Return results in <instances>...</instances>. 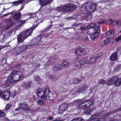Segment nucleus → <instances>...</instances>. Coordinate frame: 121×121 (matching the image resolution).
I'll return each instance as SVG.
<instances>
[{
	"label": "nucleus",
	"instance_id": "obj_16",
	"mask_svg": "<svg viewBox=\"0 0 121 121\" xmlns=\"http://www.w3.org/2000/svg\"><path fill=\"white\" fill-rule=\"evenodd\" d=\"M116 77H112L111 79L110 80H108L106 84L108 85H111L112 84H114L115 80H116L117 79Z\"/></svg>",
	"mask_w": 121,
	"mask_h": 121
},
{
	"label": "nucleus",
	"instance_id": "obj_58",
	"mask_svg": "<svg viewBox=\"0 0 121 121\" xmlns=\"http://www.w3.org/2000/svg\"><path fill=\"white\" fill-rule=\"evenodd\" d=\"M84 41L85 42H87L89 40L88 39V36H86L85 37V39L84 40Z\"/></svg>",
	"mask_w": 121,
	"mask_h": 121
},
{
	"label": "nucleus",
	"instance_id": "obj_25",
	"mask_svg": "<svg viewBox=\"0 0 121 121\" xmlns=\"http://www.w3.org/2000/svg\"><path fill=\"white\" fill-rule=\"evenodd\" d=\"M113 24L114 27H120L121 25V22L118 21H114Z\"/></svg>",
	"mask_w": 121,
	"mask_h": 121
},
{
	"label": "nucleus",
	"instance_id": "obj_4",
	"mask_svg": "<svg viewBox=\"0 0 121 121\" xmlns=\"http://www.w3.org/2000/svg\"><path fill=\"white\" fill-rule=\"evenodd\" d=\"M97 4L93 2L88 3L86 5L85 8L89 13L93 12L96 8Z\"/></svg>",
	"mask_w": 121,
	"mask_h": 121
},
{
	"label": "nucleus",
	"instance_id": "obj_54",
	"mask_svg": "<svg viewBox=\"0 0 121 121\" xmlns=\"http://www.w3.org/2000/svg\"><path fill=\"white\" fill-rule=\"evenodd\" d=\"M120 40H121V35L116 39V40L117 42Z\"/></svg>",
	"mask_w": 121,
	"mask_h": 121
},
{
	"label": "nucleus",
	"instance_id": "obj_51",
	"mask_svg": "<svg viewBox=\"0 0 121 121\" xmlns=\"http://www.w3.org/2000/svg\"><path fill=\"white\" fill-rule=\"evenodd\" d=\"M99 83L100 84H104L105 83V81L103 79H101L99 82Z\"/></svg>",
	"mask_w": 121,
	"mask_h": 121
},
{
	"label": "nucleus",
	"instance_id": "obj_55",
	"mask_svg": "<svg viewBox=\"0 0 121 121\" xmlns=\"http://www.w3.org/2000/svg\"><path fill=\"white\" fill-rule=\"evenodd\" d=\"M35 79L36 81H38L39 80L40 78L39 76H36L35 77Z\"/></svg>",
	"mask_w": 121,
	"mask_h": 121
},
{
	"label": "nucleus",
	"instance_id": "obj_13",
	"mask_svg": "<svg viewBox=\"0 0 121 121\" xmlns=\"http://www.w3.org/2000/svg\"><path fill=\"white\" fill-rule=\"evenodd\" d=\"M114 32L112 30H110L106 32V36L111 39L114 37Z\"/></svg>",
	"mask_w": 121,
	"mask_h": 121
},
{
	"label": "nucleus",
	"instance_id": "obj_47",
	"mask_svg": "<svg viewBox=\"0 0 121 121\" xmlns=\"http://www.w3.org/2000/svg\"><path fill=\"white\" fill-rule=\"evenodd\" d=\"M95 30L96 31H100V26L98 25L95 28Z\"/></svg>",
	"mask_w": 121,
	"mask_h": 121
},
{
	"label": "nucleus",
	"instance_id": "obj_23",
	"mask_svg": "<svg viewBox=\"0 0 121 121\" xmlns=\"http://www.w3.org/2000/svg\"><path fill=\"white\" fill-rule=\"evenodd\" d=\"M11 75H13V76L16 75L18 74H22V72L20 71H18L17 70L13 71L11 73Z\"/></svg>",
	"mask_w": 121,
	"mask_h": 121
},
{
	"label": "nucleus",
	"instance_id": "obj_9",
	"mask_svg": "<svg viewBox=\"0 0 121 121\" xmlns=\"http://www.w3.org/2000/svg\"><path fill=\"white\" fill-rule=\"evenodd\" d=\"M69 107L68 104H63L59 106V111L62 112V113L63 112L66 111Z\"/></svg>",
	"mask_w": 121,
	"mask_h": 121
},
{
	"label": "nucleus",
	"instance_id": "obj_38",
	"mask_svg": "<svg viewBox=\"0 0 121 121\" xmlns=\"http://www.w3.org/2000/svg\"><path fill=\"white\" fill-rule=\"evenodd\" d=\"M91 110L90 108H89L86 110L85 111V113L88 115H90L91 114Z\"/></svg>",
	"mask_w": 121,
	"mask_h": 121
},
{
	"label": "nucleus",
	"instance_id": "obj_33",
	"mask_svg": "<svg viewBox=\"0 0 121 121\" xmlns=\"http://www.w3.org/2000/svg\"><path fill=\"white\" fill-rule=\"evenodd\" d=\"M26 20H20L18 22L19 26H22Z\"/></svg>",
	"mask_w": 121,
	"mask_h": 121
},
{
	"label": "nucleus",
	"instance_id": "obj_30",
	"mask_svg": "<svg viewBox=\"0 0 121 121\" xmlns=\"http://www.w3.org/2000/svg\"><path fill=\"white\" fill-rule=\"evenodd\" d=\"M11 83L7 79L6 80L4 84L5 87H8L9 86Z\"/></svg>",
	"mask_w": 121,
	"mask_h": 121
},
{
	"label": "nucleus",
	"instance_id": "obj_3",
	"mask_svg": "<svg viewBox=\"0 0 121 121\" xmlns=\"http://www.w3.org/2000/svg\"><path fill=\"white\" fill-rule=\"evenodd\" d=\"M93 104L94 102L91 100H87L84 101L82 99L79 103L78 108L80 109H84L90 107Z\"/></svg>",
	"mask_w": 121,
	"mask_h": 121
},
{
	"label": "nucleus",
	"instance_id": "obj_12",
	"mask_svg": "<svg viewBox=\"0 0 121 121\" xmlns=\"http://www.w3.org/2000/svg\"><path fill=\"white\" fill-rule=\"evenodd\" d=\"M51 26H49L48 27L46 28V29L44 31H43V35H44V37H43L42 35L41 34L40 35H42V37H45L46 38V37H47V36H48V35L51 34V33H50L49 32L47 33L49 31V30L50 29Z\"/></svg>",
	"mask_w": 121,
	"mask_h": 121
},
{
	"label": "nucleus",
	"instance_id": "obj_17",
	"mask_svg": "<svg viewBox=\"0 0 121 121\" xmlns=\"http://www.w3.org/2000/svg\"><path fill=\"white\" fill-rule=\"evenodd\" d=\"M14 24V22L12 21V18L11 20L9 21L6 25L4 27L5 29L7 30L10 27L12 26Z\"/></svg>",
	"mask_w": 121,
	"mask_h": 121
},
{
	"label": "nucleus",
	"instance_id": "obj_29",
	"mask_svg": "<svg viewBox=\"0 0 121 121\" xmlns=\"http://www.w3.org/2000/svg\"><path fill=\"white\" fill-rule=\"evenodd\" d=\"M7 79L11 83L12 82L15 81L14 78L11 75L9 76Z\"/></svg>",
	"mask_w": 121,
	"mask_h": 121
},
{
	"label": "nucleus",
	"instance_id": "obj_21",
	"mask_svg": "<svg viewBox=\"0 0 121 121\" xmlns=\"http://www.w3.org/2000/svg\"><path fill=\"white\" fill-rule=\"evenodd\" d=\"M84 51L83 49H78L76 51V53L77 55H81L84 54Z\"/></svg>",
	"mask_w": 121,
	"mask_h": 121
},
{
	"label": "nucleus",
	"instance_id": "obj_49",
	"mask_svg": "<svg viewBox=\"0 0 121 121\" xmlns=\"http://www.w3.org/2000/svg\"><path fill=\"white\" fill-rule=\"evenodd\" d=\"M105 21V20H99L98 21V23L100 24H102Z\"/></svg>",
	"mask_w": 121,
	"mask_h": 121
},
{
	"label": "nucleus",
	"instance_id": "obj_53",
	"mask_svg": "<svg viewBox=\"0 0 121 121\" xmlns=\"http://www.w3.org/2000/svg\"><path fill=\"white\" fill-rule=\"evenodd\" d=\"M118 81L119 82L118 83L117 82L116 83L117 86H118L121 84V78L119 79Z\"/></svg>",
	"mask_w": 121,
	"mask_h": 121
},
{
	"label": "nucleus",
	"instance_id": "obj_45",
	"mask_svg": "<svg viewBox=\"0 0 121 121\" xmlns=\"http://www.w3.org/2000/svg\"><path fill=\"white\" fill-rule=\"evenodd\" d=\"M56 76L54 75H53L50 76V78L52 81H53L56 79Z\"/></svg>",
	"mask_w": 121,
	"mask_h": 121
},
{
	"label": "nucleus",
	"instance_id": "obj_56",
	"mask_svg": "<svg viewBox=\"0 0 121 121\" xmlns=\"http://www.w3.org/2000/svg\"><path fill=\"white\" fill-rule=\"evenodd\" d=\"M103 55V53L102 52H99L98 54V56L97 57L101 56Z\"/></svg>",
	"mask_w": 121,
	"mask_h": 121
},
{
	"label": "nucleus",
	"instance_id": "obj_10",
	"mask_svg": "<svg viewBox=\"0 0 121 121\" xmlns=\"http://www.w3.org/2000/svg\"><path fill=\"white\" fill-rule=\"evenodd\" d=\"M2 95L1 97L3 99H5L7 100L9 99L10 94L8 91H2Z\"/></svg>",
	"mask_w": 121,
	"mask_h": 121
},
{
	"label": "nucleus",
	"instance_id": "obj_27",
	"mask_svg": "<svg viewBox=\"0 0 121 121\" xmlns=\"http://www.w3.org/2000/svg\"><path fill=\"white\" fill-rule=\"evenodd\" d=\"M24 1V0H20L17 1H15L14 2L11 3L14 5H17L18 4H21Z\"/></svg>",
	"mask_w": 121,
	"mask_h": 121
},
{
	"label": "nucleus",
	"instance_id": "obj_40",
	"mask_svg": "<svg viewBox=\"0 0 121 121\" xmlns=\"http://www.w3.org/2000/svg\"><path fill=\"white\" fill-rule=\"evenodd\" d=\"M113 22V20L111 19H109L106 22V23L109 25L111 24Z\"/></svg>",
	"mask_w": 121,
	"mask_h": 121
},
{
	"label": "nucleus",
	"instance_id": "obj_34",
	"mask_svg": "<svg viewBox=\"0 0 121 121\" xmlns=\"http://www.w3.org/2000/svg\"><path fill=\"white\" fill-rule=\"evenodd\" d=\"M96 26V24L95 23H91L87 26L88 28L89 29H91L94 27Z\"/></svg>",
	"mask_w": 121,
	"mask_h": 121
},
{
	"label": "nucleus",
	"instance_id": "obj_48",
	"mask_svg": "<svg viewBox=\"0 0 121 121\" xmlns=\"http://www.w3.org/2000/svg\"><path fill=\"white\" fill-rule=\"evenodd\" d=\"M88 29V26H87V27H82L80 28V29L82 30H87Z\"/></svg>",
	"mask_w": 121,
	"mask_h": 121
},
{
	"label": "nucleus",
	"instance_id": "obj_20",
	"mask_svg": "<svg viewBox=\"0 0 121 121\" xmlns=\"http://www.w3.org/2000/svg\"><path fill=\"white\" fill-rule=\"evenodd\" d=\"M62 68L61 65L58 64L55 65L53 68V69L54 71H57L60 69Z\"/></svg>",
	"mask_w": 121,
	"mask_h": 121
},
{
	"label": "nucleus",
	"instance_id": "obj_39",
	"mask_svg": "<svg viewBox=\"0 0 121 121\" xmlns=\"http://www.w3.org/2000/svg\"><path fill=\"white\" fill-rule=\"evenodd\" d=\"M50 90L48 88H46L44 90V94L46 95H48L49 92Z\"/></svg>",
	"mask_w": 121,
	"mask_h": 121
},
{
	"label": "nucleus",
	"instance_id": "obj_6",
	"mask_svg": "<svg viewBox=\"0 0 121 121\" xmlns=\"http://www.w3.org/2000/svg\"><path fill=\"white\" fill-rule=\"evenodd\" d=\"M29 46L27 45H23L19 47H16L15 48L16 53L17 54L21 53L27 48H29Z\"/></svg>",
	"mask_w": 121,
	"mask_h": 121
},
{
	"label": "nucleus",
	"instance_id": "obj_43",
	"mask_svg": "<svg viewBox=\"0 0 121 121\" xmlns=\"http://www.w3.org/2000/svg\"><path fill=\"white\" fill-rule=\"evenodd\" d=\"M121 69V65H118L117 67L114 69V70L115 71H118L120 69Z\"/></svg>",
	"mask_w": 121,
	"mask_h": 121
},
{
	"label": "nucleus",
	"instance_id": "obj_2",
	"mask_svg": "<svg viewBox=\"0 0 121 121\" xmlns=\"http://www.w3.org/2000/svg\"><path fill=\"white\" fill-rule=\"evenodd\" d=\"M47 40L46 38L45 37H42L41 35L37 36L31 40L30 42V45L32 46H35L38 44L39 43H44Z\"/></svg>",
	"mask_w": 121,
	"mask_h": 121
},
{
	"label": "nucleus",
	"instance_id": "obj_18",
	"mask_svg": "<svg viewBox=\"0 0 121 121\" xmlns=\"http://www.w3.org/2000/svg\"><path fill=\"white\" fill-rule=\"evenodd\" d=\"M36 93L38 96L39 97L44 95V90L42 88H39L38 89Z\"/></svg>",
	"mask_w": 121,
	"mask_h": 121
},
{
	"label": "nucleus",
	"instance_id": "obj_5",
	"mask_svg": "<svg viewBox=\"0 0 121 121\" xmlns=\"http://www.w3.org/2000/svg\"><path fill=\"white\" fill-rule=\"evenodd\" d=\"M18 105L19 107L15 109L16 111L20 110H25L26 111H29L30 110L29 106L26 104L20 102L18 103Z\"/></svg>",
	"mask_w": 121,
	"mask_h": 121
},
{
	"label": "nucleus",
	"instance_id": "obj_44",
	"mask_svg": "<svg viewBox=\"0 0 121 121\" xmlns=\"http://www.w3.org/2000/svg\"><path fill=\"white\" fill-rule=\"evenodd\" d=\"M40 96L41 97V99L43 100H46L47 99V97L45 94L43 95H42Z\"/></svg>",
	"mask_w": 121,
	"mask_h": 121
},
{
	"label": "nucleus",
	"instance_id": "obj_15",
	"mask_svg": "<svg viewBox=\"0 0 121 121\" xmlns=\"http://www.w3.org/2000/svg\"><path fill=\"white\" fill-rule=\"evenodd\" d=\"M21 14L20 12L16 13L13 15V18L14 19V22L15 21H17L21 17Z\"/></svg>",
	"mask_w": 121,
	"mask_h": 121
},
{
	"label": "nucleus",
	"instance_id": "obj_61",
	"mask_svg": "<svg viewBox=\"0 0 121 121\" xmlns=\"http://www.w3.org/2000/svg\"><path fill=\"white\" fill-rule=\"evenodd\" d=\"M2 91L0 90V97H2Z\"/></svg>",
	"mask_w": 121,
	"mask_h": 121
},
{
	"label": "nucleus",
	"instance_id": "obj_28",
	"mask_svg": "<svg viewBox=\"0 0 121 121\" xmlns=\"http://www.w3.org/2000/svg\"><path fill=\"white\" fill-rule=\"evenodd\" d=\"M98 34L96 33H94V34H91L90 36V37L92 40H94L98 36Z\"/></svg>",
	"mask_w": 121,
	"mask_h": 121
},
{
	"label": "nucleus",
	"instance_id": "obj_42",
	"mask_svg": "<svg viewBox=\"0 0 121 121\" xmlns=\"http://www.w3.org/2000/svg\"><path fill=\"white\" fill-rule=\"evenodd\" d=\"M82 119L81 117H80L78 118H77L73 119L72 121H81Z\"/></svg>",
	"mask_w": 121,
	"mask_h": 121
},
{
	"label": "nucleus",
	"instance_id": "obj_60",
	"mask_svg": "<svg viewBox=\"0 0 121 121\" xmlns=\"http://www.w3.org/2000/svg\"><path fill=\"white\" fill-rule=\"evenodd\" d=\"M48 119L50 120H52L53 119V117L52 116H50L48 117Z\"/></svg>",
	"mask_w": 121,
	"mask_h": 121
},
{
	"label": "nucleus",
	"instance_id": "obj_50",
	"mask_svg": "<svg viewBox=\"0 0 121 121\" xmlns=\"http://www.w3.org/2000/svg\"><path fill=\"white\" fill-rule=\"evenodd\" d=\"M113 77H117V79H116V80H115V81H114V84H115L116 85H116V83L117 82H118H118H119L118 81V80H119V79L118 78V77L117 76H113Z\"/></svg>",
	"mask_w": 121,
	"mask_h": 121
},
{
	"label": "nucleus",
	"instance_id": "obj_36",
	"mask_svg": "<svg viewBox=\"0 0 121 121\" xmlns=\"http://www.w3.org/2000/svg\"><path fill=\"white\" fill-rule=\"evenodd\" d=\"M73 83L74 84H76L81 81L80 79H78V78H75L73 80Z\"/></svg>",
	"mask_w": 121,
	"mask_h": 121
},
{
	"label": "nucleus",
	"instance_id": "obj_8",
	"mask_svg": "<svg viewBox=\"0 0 121 121\" xmlns=\"http://www.w3.org/2000/svg\"><path fill=\"white\" fill-rule=\"evenodd\" d=\"M25 37L23 32L21 33L17 37L18 43H19L23 42L26 38Z\"/></svg>",
	"mask_w": 121,
	"mask_h": 121
},
{
	"label": "nucleus",
	"instance_id": "obj_19",
	"mask_svg": "<svg viewBox=\"0 0 121 121\" xmlns=\"http://www.w3.org/2000/svg\"><path fill=\"white\" fill-rule=\"evenodd\" d=\"M117 53L116 52L112 54L110 57V60H111L115 61L117 59Z\"/></svg>",
	"mask_w": 121,
	"mask_h": 121
},
{
	"label": "nucleus",
	"instance_id": "obj_52",
	"mask_svg": "<svg viewBox=\"0 0 121 121\" xmlns=\"http://www.w3.org/2000/svg\"><path fill=\"white\" fill-rule=\"evenodd\" d=\"M5 115L4 112L0 110V117L3 116Z\"/></svg>",
	"mask_w": 121,
	"mask_h": 121
},
{
	"label": "nucleus",
	"instance_id": "obj_24",
	"mask_svg": "<svg viewBox=\"0 0 121 121\" xmlns=\"http://www.w3.org/2000/svg\"><path fill=\"white\" fill-rule=\"evenodd\" d=\"M96 61V59L95 57H92L89 60V63L90 64H93L95 63Z\"/></svg>",
	"mask_w": 121,
	"mask_h": 121
},
{
	"label": "nucleus",
	"instance_id": "obj_1",
	"mask_svg": "<svg viewBox=\"0 0 121 121\" xmlns=\"http://www.w3.org/2000/svg\"><path fill=\"white\" fill-rule=\"evenodd\" d=\"M76 6L72 3L68 4L63 6L57 7L56 9L58 12H61L63 11H72L76 8Z\"/></svg>",
	"mask_w": 121,
	"mask_h": 121
},
{
	"label": "nucleus",
	"instance_id": "obj_41",
	"mask_svg": "<svg viewBox=\"0 0 121 121\" xmlns=\"http://www.w3.org/2000/svg\"><path fill=\"white\" fill-rule=\"evenodd\" d=\"M24 16V17H26V19L27 20L29 18H30L31 17V15L30 14H27L23 15Z\"/></svg>",
	"mask_w": 121,
	"mask_h": 121
},
{
	"label": "nucleus",
	"instance_id": "obj_37",
	"mask_svg": "<svg viewBox=\"0 0 121 121\" xmlns=\"http://www.w3.org/2000/svg\"><path fill=\"white\" fill-rule=\"evenodd\" d=\"M69 64V63L67 61L64 62L62 64V66L64 67H66L68 66Z\"/></svg>",
	"mask_w": 121,
	"mask_h": 121
},
{
	"label": "nucleus",
	"instance_id": "obj_11",
	"mask_svg": "<svg viewBox=\"0 0 121 121\" xmlns=\"http://www.w3.org/2000/svg\"><path fill=\"white\" fill-rule=\"evenodd\" d=\"M33 28H31L30 29H27L24 32H23L26 36V38L29 36L33 32Z\"/></svg>",
	"mask_w": 121,
	"mask_h": 121
},
{
	"label": "nucleus",
	"instance_id": "obj_46",
	"mask_svg": "<svg viewBox=\"0 0 121 121\" xmlns=\"http://www.w3.org/2000/svg\"><path fill=\"white\" fill-rule=\"evenodd\" d=\"M38 104L39 105L42 104H43V100H39L37 102Z\"/></svg>",
	"mask_w": 121,
	"mask_h": 121
},
{
	"label": "nucleus",
	"instance_id": "obj_22",
	"mask_svg": "<svg viewBox=\"0 0 121 121\" xmlns=\"http://www.w3.org/2000/svg\"><path fill=\"white\" fill-rule=\"evenodd\" d=\"M110 39L108 38L106 39L103 40L101 42V44L102 46H104L106 44H108L109 43Z\"/></svg>",
	"mask_w": 121,
	"mask_h": 121
},
{
	"label": "nucleus",
	"instance_id": "obj_26",
	"mask_svg": "<svg viewBox=\"0 0 121 121\" xmlns=\"http://www.w3.org/2000/svg\"><path fill=\"white\" fill-rule=\"evenodd\" d=\"M20 74H18L14 76L13 77L14 79V80L15 81H18L21 80V79L20 78L21 77V75Z\"/></svg>",
	"mask_w": 121,
	"mask_h": 121
},
{
	"label": "nucleus",
	"instance_id": "obj_7",
	"mask_svg": "<svg viewBox=\"0 0 121 121\" xmlns=\"http://www.w3.org/2000/svg\"><path fill=\"white\" fill-rule=\"evenodd\" d=\"M98 116L97 113L94 114L92 116V117H94V118H92L90 121H105V119L104 118H97L96 117Z\"/></svg>",
	"mask_w": 121,
	"mask_h": 121
},
{
	"label": "nucleus",
	"instance_id": "obj_59",
	"mask_svg": "<svg viewBox=\"0 0 121 121\" xmlns=\"http://www.w3.org/2000/svg\"><path fill=\"white\" fill-rule=\"evenodd\" d=\"M8 34H5L4 35V36L5 37H8L10 36V35L9 34V33Z\"/></svg>",
	"mask_w": 121,
	"mask_h": 121
},
{
	"label": "nucleus",
	"instance_id": "obj_35",
	"mask_svg": "<svg viewBox=\"0 0 121 121\" xmlns=\"http://www.w3.org/2000/svg\"><path fill=\"white\" fill-rule=\"evenodd\" d=\"M11 106V105L10 104H7L4 110V112L5 111L7 112L8 110L9 109V108Z\"/></svg>",
	"mask_w": 121,
	"mask_h": 121
},
{
	"label": "nucleus",
	"instance_id": "obj_57",
	"mask_svg": "<svg viewBox=\"0 0 121 121\" xmlns=\"http://www.w3.org/2000/svg\"><path fill=\"white\" fill-rule=\"evenodd\" d=\"M115 111H112V112H109L107 114H106V115L107 116H108L110 114H112V113H113Z\"/></svg>",
	"mask_w": 121,
	"mask_h": 121
},
{
	"label": "nucleus",
	"instance_id": "obj_64",
	"mask_svg": "<svg viewBox=\"0 0 121 121\" xmlns=\"http://www.w3.org/2000/svg\"><path fill=\"white\" fill-rule=\"evenodd\" d=\"M56 121H59V120H56Z\"/></svg>",
	"mask_w": 121,
	"mask_h": 121
},
{
	"label": "nucleus",
	"instance_id": "obj_63",
	"mask_svg": "<svg viewBox=\"0 0 121 121\" xmlns=\"http://www.w3.org/2000/svg\"><path fill=\"white\" fill-rule=\"evenodd\" d=\"M41 65L40 64H38L36 66V67H39Z\"/></svg>",
	"mask_w": 121,
	"mask_h": 121
},
{
	"label": "nucleus",
	"instance_id": "obj_62",
	"mask_svg": "<svg viewBox=\"0 0 121 121\" xmlns=\"http://www.w3.org/2000/svg\"><path fill=\"white\" fill-rule=\"evenodd\" d=\"M79 40H82L83 39V38H81V37H79Z\"/></svg>",
	"mask_w": 121,
	"mask_h": 121
},
{
	"label": "nucleus",
	"instance_id": "obj_14",
	"mask_svg": "<svg viewBox=\"0 0 121 121\" xmlns=\"http://www.w3.org/2000/svg\"><path fill=\"white\" fill-rule=\"evenodd\" d=\"M88 60L86 57H84L82 58L79 61L77 62L78 64H79L80 66H83L86 63Z\"/></svg>",
	"mask_w": 121,
	"mask_h": 121
},
{
	"label": "nucleus",
	"instance_id": "obj_31",
	"mask_svg": "<svg viewBox=\"0 0 121 121\" xmlns=\"http://www.w3.org/2000/svg\"><path fill=\"white\" fill-rule=\"evenodd\" d=\"M32 84V83L31 82H28L26 83L24 85V87L26 88V89H28V88L30 87Z\"/></svg>",
	"mask_w": 121,
	"mask_h": 121
},
{
	"label": "nucleus",
	"instance_id": "obj_32",
	"mask_svg": "<svg viewBox=\"0 0 121 121\" xmlns=\"http://www.w3.org/2000/svg\"><path fill=\"white\" fill-rule=\"evenodd\" d=\"M88 88V86H87L85 85H84L80 89V91L82 92L85 91L86 90H87Z\"/></svg>",
	"mask_w": 121,
	"mask_h": 121
}]
</instances>
